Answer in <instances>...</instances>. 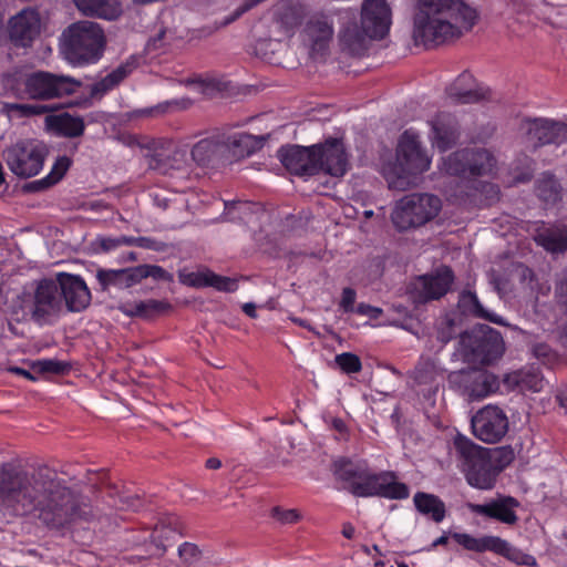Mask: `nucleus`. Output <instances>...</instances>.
Instances as JSON below:
<instances>
[{
  "label": "nucleus",
  "mask_w": 567,
  "mask_h": 567,
  "mask_svg": "<svg viewBox=\"0 0 567 567\" xmlns=\"http://www.w3.org/2000/svg\"><path fill=\"white\" fill-rule=\"evenodd\" d=\"M0 509L14 517L38 512L52 529L94 517L90 498L64 485L54 470L40 466L30 473L14 463L0 467Z\"/></svg>",
  "instance_id": "obj_1"
},
{
  "label": "nucleus",
  "mask_w": 567,
  "mask_h": 567,
  "mask_svg": "<svg viewBox=\"0 0 567 567\" xmlns=\"http://www.w3.org/2000/svg\"><path fill=\"white\" fill-rule=\"evenodd\" d=\"M476 19V10L463 0H416L414 42L426 48L445 43L471 30Z\"/></svg>",
  "instance_id": "obj_2"
},
{
  "label": "nucleus",
  "mask_w": 567,
  "mask_h": 567,
  "mask_svg": "<svg viewBox=\"0 0 567 567\" xmlns=\"http://www.w3.org/2000/svg\"><path fill=\"white\" fill-rule=\"evenodd\" d=\"M336 478L355 497H382L386 499H406L410 488L398 481L393 471L372 472L365 461L353 462L340 457L332 464Z\"/></svg>",
  "instance_id": "obj_3"
},
{
  "label": "nucleus",
  "mask_w": 567,
  "mask_h": 567,
  "mask_svg": "<svg viewBox=\"0 0 567 567\" xmlns=\"http://www.w3.org/2000/svg\"><path fill=\"white\" fill-rule=\"evenodd\" d=\"M454 447L467 484L481 491L494 488L499 474L513 461L512 451L485 449L461 434L454 439Z\"/></svg>",
  "instance_id": "obj_4"
},
{
  "label": "nucleus",
  "mask_w": 567,
  "mask_h": 567,
  "mask_svg": "<svg viewBox=\"0 0 567 567\" xmlns=\"http://www.w3.org/2000/svg\"><path fill=\"white\" fill-rule=\"evenodd\" d=\"M82 82L75 78L49 71L17 73L4 79L8 93L18 100L50 101L78 92Z\"/></svg>",
  "instance_id": "obj_5"
},
{
  "label": "nucleus",
  "mask_w": 567,
  "mask_h": 567,
  "mask_svg": "<svg viewBox=\"0 0 567 567\" xmlns=\"http://www.w3.org/2000/svg\"><path fill=\"white\" fill-rule=\"evenodd\" d=\"M430 165L431 159L421 146L419 134L406 130L400 136L395 161L384 166L383 175L390 188L405 190Z\"/></svg>",
  "instance_id": "obj_6"
},
{
  "label": "nucleus",
  "mask_w": 567,
  "mask_h": 567,
  "mask_svg": "<svg viewBox=\"0 0 567 567\" xmlns=\"http://www.w3.org/2000/svg\"><path fill=\"white\" fill-rule=\"evenodd\" d=\"M103 29L92 21H78L70 24L61 34L60 51L74 66L96 63L105 48Z\"/></svg>",
  "instance_id": "obj_7"
},
{
  "label": "nucleus",
  "mask_w": 567,
  "mask_h": 567,
  "mask_svg": "<svg viewBox=\"0 0 567 567\" xmlns=\"http://www.w3.org/2000/svg\"><path fill=\"white\" fill-rule=\"evenodd\" d=\"M441 208L442 202L437 196L413 193L396 202L391 219L399 231H406L434 219Z\"/></svg>",
  "instance_id": "obj_8"
},
{
  "label": "nucleus",
  "mask_w": 567,
  "mask_h": 567,
  "mask_svg": "<svg viewBox=\"0 0 567 567\" xmlns=\"http://www.w3.org/2000/svg\"><path fill=\"white\" fill-rule=\"evenodd\" d=\"M460 343L464 361L471 364L488 365L501 359L505 351L501 332L486 324L461 334Z\"/></svg>",
  "instance_id": "obj_9"
},
{
  "label": "nucleus",
  "mask_w": 567,
  "mask_h": 567,
  "mask_svg": "<svg viewBox=\"0 0 567 567\" xmlns=\"http://www.w3.org/2000/svg\"><path fill=\"white\" fill-rule=\"evenodd\" d=\"M49 154L47 145L38 140H19L2 152L9 169L18 177L29 178L43 168Z\"/></svg>",
  "instance_id": "obj_10"
},
{
  "label": "nucleus",
  "mask_w": 567,
  "mask_h": 567,
  "mask_svg": "<svg viewBox=\"0 0 567 567\" xmlns=\"http://www.w3.org/2000/svg\"><path fill=\"white\" fill-rule=\"evenodd\" d=\"M518 134L533 151L548 145L558 147L567 142V121L524 116L518 124Z\"/></svg>",
  "instance_id": "obj_11"
},
{
  "label": "nucleus",
  "mask_w": 567,
  "mask_h": 567,
  "mask_svg": "<svg viewBox=\"0 0 567 567\" xmlns=\"http://www.w3.org/2000/svg\"><path fill=\"white\" fill-rule=\"evenodd\" d=\"M451 537L466 550L475 553L491 551L520 566H537V560L533 555L512 546L507 540L498 536L485 535L474 537L467 533L455 532L451 534Z\"/></svg>",
  "instance_id": "obj_12"
},
{
  "label": "nucleus",
  "mask_w": 567,
  "mask_h": 567,
  "mask_svg": "<svg viewBox=\"0 0 567 567\" xmlns=\"http://www.w3.org/2000/svg\"><path fill=\"white\" fill-rule=\"evenodd\" d=\"M496 166L493 153L484 147H466L452 153L445 161L446 172L470 179L489 175Z\"/></svg>",
  "instance_id": "obj_13"
},
{
  "label": "nucleus",
  "mask_w": 567,
  "mask_h": 567,
  "mask_svg": "<svg viewBox=\"0 0 567 567\" xmlns=\"http://www.w3.org/2000/svg\"><path fill=\"white\" fill-rule=\"evenodd\" d=\"M315 155L317 175L322 172L332 177H342L350 169V154L341 138L329 137L315 144Z\"/></svg>",
  "instance_id": "obj_14"
},
{
  "label": "nucleus",
  "mask_w": 567,
  "mask_h": 567,
  "mask_svg": "<svg viewBox=\"0 0 567 567\" xmlns=\"http://www.w3.org/2000/svg\"><path fill=\"white\" fill-rule=\"evenodd\" d=\"M63 302L56 280L41 279L34 289L32 298V319L40 323H51L62 310Z\"/></svg>",
  "instance_id": "obj_15"
},
{
  "label": "nucleus",
  "mask_w": 567,
  "mask_h": 567,
  "mask_svg": "<svg viewBox=\"0 0 567 567\" xmlns=\"http://www.w3.org/2000/svg\"><path fill=\"white\" fill-rule=\"evenodd\" d=\"M451 382L456 384L471 401L484 399L496 392L498 378L482 369H467L451 375Z\"/></svg>",
  "instance_id": "obj_16"
},
{
  "label": "nucleus",
  "mask_w": 567,
  "mask_h": 567,
  "mask_svg": "<svg viewBox=\"0 0 567 567\" xmlns=\"http://www.w3.org/2000/svg\"><path fill=\"white\" fill-rule=\"evenodd\" d=\"M473 434L485 443L499 442L508 431V419L497 406L481 409L471 421Z\"/></svg>",
  "instance_id": "obj_17"
},
{
  "label": "nucleus",
  "mask_w": 567,
  "mask_h": 567,
  "mask_svg": "<svg viewBox=\"0 0 567 567\" xmlns=\"http://www.w3.org/2000/svg\"><path fill=\"white\" fill-rule=\"evenodd\" d=\"M360 23L370 40L384 39L392 25V10L386 0H363Z\"/></svg>",
  "instance_id": "obj_18"
},
{
  "label": "nucleus",
  "mask_w": 567,
  "mask_h": 567,
  "mask_svg": "<svg viewBox=\"0 0 567 567\" xmlns=\"http://www.w3.org/2000/svg\"><path fill=\"white\" fill-rule=\"evenodd\" d=\"M334 34L332 14L326 11L311 13L303 25L301 37L312 54H324Z\"/></svg>",
  "instance_id": "obj_19"
},
{
  "label": "nucleus",
  "mask_w": 567,
  "mask_h": 567,
  "mask_svg": "<svg viewBox=\"0 0 567 567\" xmlns=\"http://www.w3.org/2000/svg\"><path fill=\"white\" fill-rule=\"evenodd\" d=\"M41 29V16L34 8L22 9L8 23L9 39L17 48H30L39 38Z\"/></svg>",
  "instance_id": "obj_20"
},
{
  "label": "nucleus",
  "mask_w": 567,
  "mask_h": 567,
  "mask_svg": "<svg viewBox=\"0 0 567 567\" xmlns=\"http://www.w3.org/2000/svg\"><path fill=\"white\" fill-rule=\"evenodd\" d=\"M315 145H286L277 152V157L284 167L293 175L311 177L317 175Z\"/></svg>",
  "instance_id": "obj_21"
},
{
  "label": "nucleus",
  "mask_w": 567,
  "mask_h": 567,
  "mask_svg": "<svg viewBox=\"0 0 567 567\" xmlns=\"http://www.w3.org/2000/svg\"><path fill=\"white\" fill-rule=\"evenodd\" d=\"M519 506V501L511 495H498L484 504H467V508L472 514L494 519L509 526L518 522L516 509Z\"/></svg>",
  "instance_id": "obj_22"
},
{
  "label": "nucleus",
  "mask_w": 567,
  "mask_h": 567,
  "mask_svg": "<svg viewBox=\"0 0 567 567\" xmlns=\"http://www.w3.org/2000/svg\"><path fill=\"white\" fill-rule=\"evenodd\" d=\"M59 291L65 307L71 312L84 310L91 302V292L84 279L79 275L60 272L56 276Z\"/></svg>",
  "instance_id": "obj_23"
},
{
  "label": "nucleus",
  "mask_w": 567,
  "mask_h": 567,
  "mask_svg": "<svg viewBox=\"0 0 567 567\" xmlns=\"http://www.w3.org/2000/svg\"><path fill=\"white\" fill-rule=\"evenodd\" d=\"M430 126L432 145L440 152H446L457 143L461 132L455 115L440 112L430 121Z\"/></svg>",
  "instance_id": "obj_24"
},
{
  "label": "nucleus",
  "mask_w": 567,
  "mask_h": 567,
  "mask_svg": "<svg viewBox=\"0 0 567 567\" xmlns=\"http://www.w3.org/2000/svg\"><path fill=\"white\" fill-rule=\"evenodd\" d=\"M221 134L225 146V159L229 162L251 156L261 150L266 142L265 136L251 135L245 132H221Z\"/></svg>",
  "instance_id": "obj_25"
},
{
  "label": "nucleus",
  "mask_w": 567,
  "mask_h": 567,
  "mask_svg": "<svg viewBox=\"0 0 567 567\" xmlns=\"http://www.w3.org/2000/svg\"><path fill=\"white\" fill-rule=\"evenodd\" d=\"M177 535H183V523L175 514H165L158 518L150 533V543L154 548L151 554L162 556Z\"/></svg>",
  "instance_id": "obj_26"
},
{
  "label": "nucleus",
  "mask_w": 567,
  "mask_h": 567,
  "mask_svg": "<svg viewBox=\"0 0 567 567\" xmlns=\"http://www.w3.org/2000/svg\"><path fill=\"white\" fill-rule=\"evenodd\" d=\"M343 14V19H347L348 22L342 27L339 34L341 50L352 56H361L368 50V33L364 32L361 24L358 25L353 11L347 10Z\"/></svg>",
  "instance_id": "obj_27"
},
{
  "label": "nucleus",
  "mask_w": 567,
  "mask_h": 567,
  "mask_svg": "<svg viewBox=\"0 0 567 567\" xmlns=\"http://www.w3.org/2000/svg\"><path fill=\"white\" fill-rule=\"evenodd\" d=\"M193 161L200 167H207L225 159L223 134L217 132L209 137L202 138L190 150Z\"/></svg>",
  "instance_id": "obj_28"
},
{
  "label": "nucleus",
  "mask_w": 567,
  "mask_h": 567,
  "mask_svg": "<svg viewBox=\"0 0 567 567\" xmlns=\"http://www.w3.org/2000/svg\"><path fill=\"white\" fill-rule=\"evenodd\" d=\"M453 281L454 274L449 267H444L434 276H423L419 293L420 300L426 302L442 298L447 293Z\"/></svg>",
  "instance_id": "obj_29"
},
{
  "label": "nucleus",
  "mask_w": 567,
  "mask_h": 567,
  "mask_svg": "<svg viewBox=\"0 0 567 567\" xmlns=\"http://www.w3.org/2000/svg\"><path fill=\"white\" fill-rule=\"evenodd\" d=\"M95 279L102 291H107L112 287L127 289L138 284L135 267L122 269L99 268L95 274Z\"/></svg>",
  "instance_id": "obj_30"
},
{
  "label": "nucleus",
  "mask_w": 567,
  "mask_h": 567,
  "mask_svg": "<svg viewBox=\"0 0 567 567\" xmlns=\"http://www.w3.org/2000/svg\"><path fill=\"white\" fill-rule=\"evenodd\" d=\"M447 96L455 103L470 104L478 102L484 97L483 93L475 87L474 76L465 71L446 87Z\"/></svg>",
  "instance_id": "obj_31"
},
{
  "label": "nucleus",
  "mask_w": 567,
  "mask_h": 567,
  "mask_svg": "<svg viewBox=\"0 0 567 567\" xmlns=\"http://www.w3.org/2000/svg\"><path fill=\"white\" fill-rule=\"evenodd\" d=\"M182 282L195 288L213 287L224 292H234L238 289L236 279L217 275L210 270L187 274Z\"/></svg>",
  "instance_id": "obj_32"
},
{
  "label": "nucleus",
  "mask_w": 567,
  "mask_h": 567,
  "mask_svg": "<svg viewBox=\"0 0 567 567\" xmlns=\"http://www.w3.org/2000/svg\"><path fill=\"white\" fill-rule=\"evenodd\" d=\"M534 241L551 254H560L567 250V229L555 226H546L545 223L536 229Z\"/></svg>",
  "instance_id": "obj_33"
},
{
  "label": "nucleus",
  "mask_w": 567,
  "mask_h": 567,
  "mask_svg": "<svg viewBox=\"0 0 567 567\" xmlns=\"http://www.w3.org/2000/svg\"><path fill=\"white\" fill-rule=\"evenodd\" d=\"M543 375L534 367L524 368L506 374L505 383L519 391L539 392L543 389Z\"/></svg>",
  "instance_id": "obj_34"
},
{
  "label": "nucleus",
  "mask_w": 567,
  "mask_h": 567,
  "mask_svg": "<svg viewBox=\"0 0 567 567\" xmlns=\"http://www.w3.org/2000/svg\"><path fill=\"white\" fill-rule=\"evenodd\" d=\"M75 7L87 17H96L106 20L115 19L120 12L116 0H73Z\"/></svg>",
  "instance_id": "obj_35"
},
{
  "label": "nucleus",
  "mask_w": 567,
  "mask_h": 567,
  "mask_svg": "<svg viewBox=\"0 0 567 567\" xmlns=\"http://www.w3.org/2000/svg\"><path fill=\"white\" fill-rule=\"evenodd\" d=\"M413 502L417 512L430 517L433 522L441 523L445 518L446 507L439 496L417 492L413 497Z\"/></svg>",
  "instance_id": "obj_36"
},
{
  "label": "nucleus",
  "mask_w": 567,
  "mask_h": 567,
  "mask_svg": "<svg viewBox=\"0 0 567 567\" xmlns=\"http://www.w3.org/2000/svg\"><path fill=\"white\" fill-rule=\"evenodd\" d=\"M458 308L463 313L473 316L475 318L484 319L489 322L504 326V321L501 316L489 312L480 302L476 293L472 291H464L460 295Z\"/></svg>",
  "instance_id": "obj_37"
},
{
  "label": "nucleus",
  "mask_w": 567,
  "mask_h": 567,
  "mask_svg": "<svg viewBox=\"0 0 567 567\" xmlns=\"http://www.w3.org/2000/svg\"><path fill=\"white\" fill-rule=\"evenodd\" d=\"M535 193L546 206H554L561 200V185L556 176L545 172L536 181Z\"/></svg>",
  "instance_id": "obj_38"
},
{
  "label": "nucleus",
  "mask_w": 567,
  "mask_h": 567,
  "mask_svg": "<svg viewBox=\"0 0 567 567\" xmlns=\"http://www.w3.org/2000/svg\"><path fill=\"white\" fill-rule=\"evenodd\" d=\"M306 17V7L300 2L284 3L277 14V20L286 33L292 35L296 29L301 25Z\"/></svg>",
  "instance_id": "obj_39"
},
{
  "label": "nucleus",
  "mask_w": 567,
  "mask_h": 567,
  "mask_svg": "<svg viewBox=\"0 0 567 567\" xmlns=\"http://www.w3.org/2000/svg\"><path fill=\"white\" fill-rule=\"evenodd\" d=\"M51 125L63 136L74 138L83 135L85 124L82 117L62 113L52 117Z\"/></svg>",
  "instance_id": "obj_40"
},
{
  "label": "nucleus",
  "mask_w": 567,
  "mask_h": 567,
  "mask_svg": "<svg viewBox=\"0 0 567 567\" xmlns=\"http://www.w3.org/2000/svg\"><path fill=\"white\" fill-rule=\"evenodd\" d=\"M72 159L66 156H59L53 163L49 174L31 184V188L34 190H41L59 183L70 169Z\"/></svg>",
  "instance_id": "obj_41"
},
{
  "label": "nucleus",
  "mask_w": 567,
  "mask_h": 567,
  "mask_svg": "<svg viewBox=\"0 0 567 567\" xmlns=\"http://www.w3.org/2000/svg\"><path fill=\"white\" fill-rule=\"evenodd\" d=\"M148 239L144 237H132V236H97L93 243L96 250L101 252H110L117 249L121 246H140V247H148L145 245V241Z\"/></svg>",
  "instance_id": "obj_42"
},
{
  "label": "nucleus",
  "mask_w": 567,
  "mask_h": 567,
  "mask_svg": "<svg viewBox=\"0 0 567 567\" xmlns=\"http://www.w3.org/2000/svg\"><path fill=\"white\" fill-rule=\"evenodd\" d=\"M3 109L9 116H17L20 118L39 116L51 111L47 105L30 103H4Z\"/></svg>",
  "instance_id": "obj_43"
},
{
  "label": "nucleus",
  "mask_w": 567,
  "mask_h": 567,
  "mask_svg": "<svg viewBox=\"0 0 567 567\" xmlns=\"http://www.w3.org/2000/svg\"><path fill=\"white\" fill-rule=\"evenodd\" d=\"M31 370L39 374L64 375L71 370V364L56 359H41L31 363Z\"/></svg>",
  "instance_id": "obj_44"
},
{
  "label": "nucleus",
  "mask_w": 567,
  "mask_h": 567,
  "mask_svg": "<svg viewBox=\"0 0 567 567\" xmlns=\"http://www.w3.org/2000/svg\"><path fill=\"white\" fill-rule=\"evenodd\" d=\"M172 309V305L166 300L147 299L137 302V313L140 318L151 319L155 316L165 313Z\"/></svg>",
  "instance_id": "obj_45"
},
{
  "label": "nucleus",
  "mask_w": 567,
  "mask_h": 567,
  "mask_svg": "<svg viewBox=\"0 0 567 567\" xmlns=\"http://www.w3.org/2000/svg\"><path fill=\"white\" fill-rule=\"evenodd\" d=\"M138 284L145 278H153L156 281H172L173 275L157 265H138L135 266Z\"/></svg>",
  "instance_id": "obj_46"
},
{
  "label": "nucleus",
  "mask_w": 567,
  "mask_h": 567,
  "mask_svg": "<svg viewBox=\"0 0 567 567\" xmlns=\"http://www.w3.org/2000/svg\"><path fill=\"white\" fill-rule=\"evenodd\" d=\"M336 363L344 373L348 374L358 373L362 370V362L360 358L352 352L337 354Z\"/></svg>",
  "instance_id": "obj_47"
},
{
  "label": "nucleus",
  "mask_w": 567,
  "mask_h": 567,
  "mask_svg": "<svg viewBox=\"0 0 567 567\" xmlns=\"http://www.w3.org/2000/svg\"><path fill=\"white\" fill-rule=\"evenodd\" d=\"M474 186V193L467 194V198L464 200V203H474L475 200L472 199L476 195V193L485 194L486 199L489 202H494L498 199L499 196V188L497 185L489 183V182H473Z\"/></svg>",
  "instance_id": "obj_48"
},
{
  "label": "nucleus",
  "mask_w": 567,
  "mask_h": 567,
  "mask_svg": "<svg viewBox=\"0 0 567 567\" xmlns=\"http://www.w3.org/2000/svg\"><path fill=\"white\" fill-rule=\"evenodd\" d=\"M456 337V327L453 318L446 317L444 318L436 332V338L442 344L449 343L452 339Z\"/></svg>",
  "instance_id": "obj_49"
},
{
  "label": "nucleus",
  "mask_w": 567,
  "mask_h": 567,
  "mask_svg": "<svg viewBox=\"0 0 567 567\" xmlns=\"http://www.w3.org/2000/svg\"><path fill=\"white\" fill-rule=\"evenodd\" d=\"M271 516L281 524H295L300 519V514L297 509H285L280 506H275L271 509Z\"/></svg>",
  "instance_id": "obj_50"
},
{
  "label": "nucleus",
  "mask_w": 567,
  "mask_h": 567,
  "mask_svg": "<svg viewBox=\"0 0 567 567\" xmlns=\"http://www.w3.org/2000/svg\"><path fill=\"white\" fill-rule=\"evenodd\" d=\"M178 555L184 563L193 564L198 559L200 551L195 544L185 542L178 547Z\"/></svg>",
  "instance_id": "obj_51"
},
{
  "label": "nucleus",
  "mask_w": 567,
  "mask_h": 567,
  "mask_svg": "<svg viewBox=\"0 0 567 567\" xmlns=\"http://www.w3.org/2000/svg\"><path fill=\"white\" fill-rule=\"evenodd\" d=\"M355 298H357V292L353 288H350V287L343 288L341 300L339 303L340 309L344 313L354 312L355 311V306H354Z\"/></svg>",
  "instance_id": "obj_52"
},
{
  "label": "nucleus",
  "mask_w": 567,
  "mask_h": 567,
  "mask_svg": "<svg viewBox=\"0 0 567 567\" xmlns=\"http://www.w3.org/2000/svg\"><path fill=\"white\" fill-rule=\"evenodd\" d=\"M118 84L110 74H106L103 79L96 82L92 87L93 94H104L115 89Z\"/></svg>",
  "instance_id": "obj_53"
},
{
  "label": "nucleus",
  "mask_w": 567,
  "mask_h": 567,
  "mask_svg": "<svg viewBox=\"0 0 567 567\" xmlns=\"http://www.w3.org/2000/svg\"><path fill=\"white\" fill-rule=\"evenodd\" d=\"M354 312L360 315V316H367L370 319H374L375 320V319H378L382 315V309L378 308V307H374V306H371V305H368V303H364V302H361V303H359L355 307V311Z\"/></svg>",
  "instance_id": "obj_54"
},
{
  "label": "nucleus",
  "mask_w": 567,
  "mask_h": 567,
  "mask_svg": "<svg viewBox=\"0 0 567 567\" xmlns=\"http://www.w3.org/2000/svg\"><path fill=\"white\" fill-rule=\"evenodd\" d=\"M132 69L128 64H121L116 69H114L109 74L116 80V83L120 84L124 79L128 76Z\"/></svg>",
  "instance_id": "obj_55"
},
{
  "label": "nucleus",
  "mask_w": 567,
  "mask_h": 567,
  "mask_svg": "<svg viewBox=\"0 0 567 567\" xmlns=\"http://www.w3.org/2000/svg\"><path fill=\"white\" fill-rule=\"evenodd\" d=\"M526 161H527V165H526L525 169L520 174L515 175V181L518 183H527L533 178V173H534L533 159L526 157Z\"/></svg>",
  "instance_id": "obj_56"
},
{
  "label": "nucleus",
  "mask_w": 567,
  "mask_h": 567,
  "mask_svg": "<svg viewBox=\"0 0 567 567\" xmlns=\"http://www.w3.org/2000/svg\"><path fill=\"white\" fill-rule=\"evenodd\" d=\"M137 302H134V303H125L123 306H121V311L128 316V317H140V315L137 313Z\"/></svg>",
  "instance_id": "obj_57"
},
{
  "label": "nucleus",
  "mask_w": 567,
  "mask_h": 567,
  "mask_svg": "<svg viewBox=\"0 0 567 567\" xmlns=\"http://www.w3.org/2000/svg\"><path fill=\"white\" fill-rule=\"evenodd\" d=\"M168 103L158 104L155 107L144 110L143 113L147 115L163 114L167 111Z\"/></svg>",
  "instance_id": "obj_58"
},
{
  "label": "nucleus",
  "mask_w": 567,
  "mask_h": 567,
  "mask_svg": "<svg viewBox=\"0 0 567 567\" xmlns=\"http://www.w3.org/2000/svg\"><path fill=\"white\" fill-rule=\"evenodd\" d=\"M449 542V535L446 533H443L440 537H437L427 548V550L434 549L437 546L446 545Z\"/></svg>",
  "instance_id": "obj_59"
},
{
  "label": "nucleus",
  "mask_w": 567,
  "mask_h": 567,
  "mask_svg": "<svg viewBox=\"0 0 567 567\" xmlns=\"http://www.w3.org/2000/svg\"><path fill=\"white\" fill-rule=\"evenodd\" d=\"M10 371L18 375H21L28 380H35V378L31 374V372L23 368L14 367V368H11Z\"/></svg>",
  "instance_id": "obj_60"
},
{
  "label": "nucleus",
  "mask_w": 567,
  "mask_h": 567,
  "mask_svg": "<svg viewBox=\"0 0 567 567\" xmlns=\"http://www.w3.org/2000/svg\"><path fill=\"white\" fill-rule=\"evenodd\" d=\"M354 533H355V529H354V527L350 523H347V524L343 525V527H342V535L347 539H352L354 537Z\"/></svg>",
  "instance_id": "obj_61"
},
{
  "label": "nucleus",
  "mask_w": 567,
  "mask_h": 567,
  "mask_svg": "<svg viewBox=\"0 0 567 567\" xmlns=\"http://www.w3.org/2000/svg\"><path fill=\"white\" fill-rule=\"evenodd\" d=\"M243 311L250 318H256L257 317V312H256V306L255 303H251V302H247L243 306Z\"/></svg>",
  "instance_id": "obj_62"
},
{
  "label": "nucleus",
  "mask_w": 567,
  "mask_h": 567,
  "mask_svg": "<svg viewBox=\"0 0 567 567\" xmlns=\"http://www.w3.org/2000/svg\"><path fill=\"white\" fill-rule=\"evenodd\" d=\"M535 355L540 357H547L549 352V348L546 344H538L534 349Z\"/></svg>",
  "instance_id": "obj_63"
},
{
  "label": "nucleus",
  "mask_w": 567,
  "mask_h": 567,
  "mask_svg": "<svg viewBox=\"0 0 567 567\" xmlns=\"http://www.w3.org/2000/svg\"><path fill=\"white\" fill-rule=\"evenodd\" d=\"M557 399L559 401V404L563 408L567 409V388L558 393Z\"/></svg>",
  "instance_id": "obj_64"
}]
</instances>
